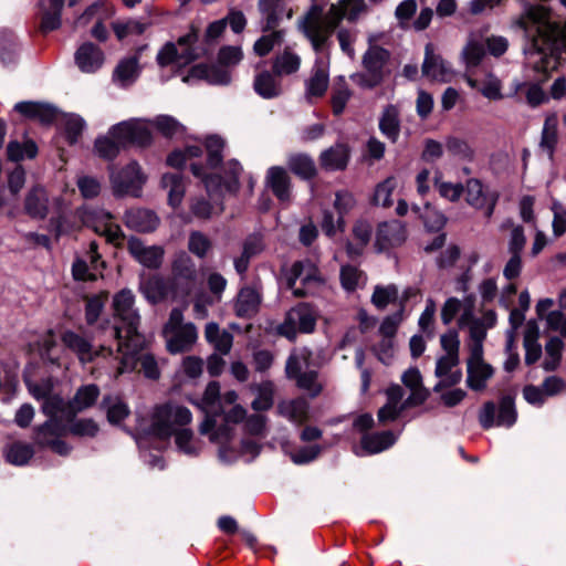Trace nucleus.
Returning <instances> with one entry per match:
<instances>
[{"mask_svg": "<svg viewBox=\"0 0 566 566\" xmlns=\"http://www.w3.org/2000/svg\"><path fill=\"white\" fill-rule=\"evenodd\" d=\"M518 1L522 12L514 25L524 31L528 41L524 49L525 66L546 75L557 69L566 53V22L553 20L544 4Z\"/></svg>", "mask_w": 566, "mask_h": 566, "instance_id": "nucleus-1", "label": "nucleus"}, {"mask_svg": "<svg viewBox=\"0 0 566 566\" xmlns=\"http://www.w3.org/2000/svg\"><path fill=\"white\" fill-rule=\"evenodd\" d=\"M367 13L366 0H338L326 12L323 6L313 3L303 17L301 28L314 51L322 52L344 19L353 23Z\"/></svg>", "mask_w": 566, "mask_h": 566, "instance_id": "nucleus-2", "label": "nucleus"}, {"mask_svg": "<svg viewBox=\"0 0 566 566\" xmlns=\"http://www.w3.org/2000/svg\"><path fill=\"white\" fill-rule=\"evenodd\" d=\"M135 296L128 289L116 293L113 297V310L116 323L102 326L105 335L116 340L117 352H130L134 358L136 352L145 344L144 336L138 332L140 316L134 307Z\"/></svg>", "mask_w": 566, "mask_h": 566, "instance_id": "nucleus-3", "label": "nucleus"}, {"mask_svg": "<svg viewBox=\"0 0 566 566\" xmlns=\"http://www.w3.org/2000/svg\"><path fill=\"white\" fill-rule=\"evenodd\" d=\"M62 343L72 350L81 363H91L96 358L105 360L107 373L114 378L125 373H130L135 368L136 358L130 352H117L109 346L101 345L94 349L90 340L72 331H66L62 335Z\"/></svg>", "mask_w": 566, "mask_h": 566, "instance_id": "nucleus-4", "label": "nucleus"}, {"mask_svg": "<svg viewBox=\"0 0 566 566\" xmlns=\"http://www.w3.org/2000/svg\"><path fill=\"white\" fill-rule=\"evenodd\" d=\"M151 143V130L147 122L130 119L114 125L106 136L95 140L99 157L112 160L128 145L145 147Z\"/></svg>", "mask_w": 566, "mask_h": 566, "instance_id": "nucleus-5", "label": "nucleus"}, {"mask_svg": "<svg viewBox=\"0 0 566 566\" xmlns=\"http://www.w3.org/2000/svg\"><path fill=\"white\" fill-rule=\"evenodd\" d=\"M191 420V411L185 406L171 401L157 405L150 417V432L159 439H168Z\"/></svg>", "mask_w": 566, "mask_h": 566, "instance_id": "nucleus-6", "label": "nucleus"}, {"mask_svg": "<svg viewBox=\"0 0 566 566\" xmlns=\"http://www.w3.org/2000/svg\"><path fill=\"white\" fill-rule=\"evenodd\" d=\"M313 353L307 347L295 348L290 354L285 374L289 379H293L296 386L306 391L311 398L317 397L323 391V385L318 380L316 370H303L311 366Z\"/></svg>", "mask_w": 566, "mask_h": 566, "instance_id": "nucleus-7", "label": "nucleus"}, {"mask_svg": "<svg viewBox=\"0 0 566 566\" xmlns=\"http://www.w3.org/2000/svg\"><path fill=\"white\" fill-rule=\"evenodd\" d=\"M199 39V31L191 25L189 31L178 38L177 42H167L158 51L156 62L160 67L172 64L186 65L199 57L196 43Z\"/></svg>", "mask_w": 566, "mask_h": 566, "instance_id": "nucleus-8", "label": "nucleus"}, {"mask_svg": "<svg viewBox=\"0 0 566 566\" xmlns=\"http://www.w3.org/2000/svg\"><path fill=\"white\" fill-rule=\"evenodd\" d=\"M287 287L296 297H305L316 294L325 284V281L311 260H301L292 264L286 273Z\"/></svg>", "mask_w": 566, "mask_h": 566, "instance_id": "nucleus-9", "label": "nucleus"}, {"mask_svg": "<svg viewBox=\"0 0 566 566\" xmlns=\"http://www.w3.org/2000/svg\"><path fill=\"white\" fill-rule=\"evenodd\" d=\"M163 334L167 349L171 354L189 350L198 338L196 326L192 323L184 322V313L180 308L171 310Z\"/></svg>", "mask_w": 566, "mask_h": 566, "instance_id": "nucleus-10", "label": "nucleus"}, {"mask_svg": "<svg viewBox=\"0 0 566 566\" xmlns=\"http://www.w3.org/2000/svg\"><path fill=\"white\" fill-rule=\"evenodd\" d=\"M82 223L91 228L95 233L106 238V241L120 245L124 233L118 224L113 221V216L102 208L83 207L77 211Z\"/></svg>", "mask_w": 566, "mask_h": 566, "instance_id": "nucleus-11", "label": "nucleus"}, {"mask_svg": "<svg viewBox=\"0 0 566 566\" xmlns=\"http://www.w3.org/2000/svg\"><path fill=\"white\" fill-rule=\"evenodd\" d=\"M205 145L208 153L207 167L199 164H191L190 167L192 174L202 180L208 193L212 197L213 187L221 186V177L208 174L206 170L207 168L214 169L221 164L224 142L220 137L210 136L206 139Z\"/></svg>", "mask_w": 566, "mask_h": 566, "instance_id": "nucleus-12", "label": "nucleus"}, {"mask_svg": "<svg viewBox=\"0 0 566 566\" xmlns=\"http://www.w3.org/2000/svg\"><path fill=\"white\" fill-rule=\"evenodd\" d=\"M67 434V424L61 419H48L34 428V442L48 447L60 455L69 454L71 448L62 440Z\"/></svg>", "mask_w": 566, "mask_h": 566, "instance_id": "nucleus-13", "label": "nucleus"}, {"mask_svg": "<svg viewBox=\"0 0 566 566\" xmlns=\"http://www.w3.org/2000/svg\"><path fill=\"white\" fill-rule=\"evenodd\" d=\"M145 181L146 177L136 161L129 163L118 171L111 172V184L116 196L138 197Z\"/></svg>", "mask_w": 566, "mask_h": 566, "instance_id": "nucleus-14", "label": "nucleus"}, {"mask_svg": "<svg viewBox=\"0 0 566 566\" xmlns=\"http://www.w3.org/2000/svg\"><path fill=\"white\" fill-rule=\"evenodd\" d=\"M464 191L465 201L469 206L476 210H482L486 219L493 216L499 201V193L496 191L486 190L483 184L476 178L467 180Z\"/></svg>", "mask_w": 566, "mask_h": 566, "instance_id": "nucleus-15", "label": "nucleus"}, {"mask_svg": "<svg viewBox=\"0 0 566 566\" xmlns=\"http://www.w3.org/2000/svg\"><path fill=\"white\" fill-rule=\"evenodd\" d=\"M256 6L262 32L275 29L284 18L290 20L293 17V10L286 6L285 0H258Z\"/></svg>", "mask_w": 566, "mask_h": 566, "instance_id": "nucleus-16", "label": "nucleus"}, {"mask_svg": "<svg viewBox=\"0 0 566 566\" xmlns=\"http://www.w3.org/2000/svg\"><path fill=\"white\" fill-rule=\"evenodd\" d=\"M199 406L207 415L205 421L200 426V432L206 434L216 427V416H220L223 412L221 407L220 385L218 381H210L207 385Z\"/></svg>", "mask_w": 566, "mask_h": 566, "instance_id": "nucleus-17", "label": "nucleus"}, {"mask_svg": "<svg viewBox=\"0 0 566 566\" xmlns=\"http://www.w3.org/2000/svg\"><path fill=\"white\" fill-rule=\"evenodd\" d=\"M407 239L406 226L399 220L385 221L378 226L375 248L378 252L400 247Z\"/></svg>", "mask_w": 566, "mask_h": 566, "instance_id": "nucleus-18", "label": "nucleus"}, {"mask_svg": "<svg viewBox=\"0 0 566 566\" xmlns=\"http://www.w3.org/2000/svg\"><path fill=\"white\" fill-rule=\"evenodd\" d=\"M329 63L323 59H316L311 74L305 80V98L308 102L321 98L325 95L329 84Z\"/></svg>", "mask_w": 566, "mask_h": 566, "instance_id": "nucleus-19", "label": "nucleus"}, {"mask_svg": "<svg viewBox=\"0 0 566 566\" xmlns=\"http://www.w3.org/2000/svg\"><path fill=\"white\" fill-rule=\"evenodd\" d=\"M114 14V10L111 6L105 2H96L92 4L86 11L80 17L78 23L86 24L94 20L95 24L92 28L91 34L98 41L105 42L108 38V31L104 25V21L109 19Z\"/></svg>", "mask_w": 566, "mask_h": 566, "instance_id": "nucleus-20", "label": "nucleus"}, {"mask_svg": "<svg viewBox=\"0 0 566 566\" xmlns=\"http://www.w3.org/2000/svg\"><path fill=\"white\" fill-rule=\"evenodd\" d=\"M127 249L135 260L149 269H158L164 259V249L158 245L147 247L144 242L135 237L127 241Z\"/></svg>", "mask_w": 566, "mask_h": 566, "instance_id": "nucleus-21", "label": "nucleus"}, {"mask_svg": "<svg viewBox=\"0 0 566 566\" xmlns=\"http://www.w3.org/2000/svg\"><path fill=\"white\" fill-rule=\"evenodd\" d=\"M459 366V357L441 356L437 360L434 374L439 378L433 390L441 391L443 388H449L459 384L462 379V371Z\"/></svg>", "mask_w": 566, "mask_h": 566, "instance_id": "nucleus-22", "label": "nucleus"}, {"mask_svg": "<svg viewBox=\"0 0 566 566\" xmlns=\"http://www.w3.org/2000/svg\"><path fill=\"white\" fill-rule=\"evenodd\" d=\"M74 60L83 73L91 74L97 72L103 66L105 54L98 45L92 42H84L76 50Z\"/></svg>", "mask_w": 566, "mask_h": 566, "instance_id": "nucleus-23", "label": "nucleus"}, {"mask_svg": "<svg viewBox=\"0 0 566 566\" xmlns=\"http://www.w3.org/2000/svg\"><path fill=\"white\" fill-rule=\"evenodd\" d=\"M422 73L423 75L440 82H449L453 76L450 64L440 55L434 54V49L431 43L426 45Z\"/></svg>", "mask_w": 566, "mask_h": 566, "instance_id": "nucleus-24", "label": "nucleus"}, {"mask_svg": "<svg viewBox=\"0 0 566 566\" xmlns=\"http://www.w3.org/2000/svg\"><path fill=\"white\" fill-rule=\"evenodd\" d=\"M485 56L484 39L479 32H470L465 45L461 51V60L465 65L467 71L480 65Z\"/></svg>", "mask_w": 566, "mask_h": 566, "instance_id": "nucleus-25", "label": "nucleus"}, {"mask_svg": "<svg viewBox=\"0 0 566 566\" xmlns=\"http://www.w3.org/2000/svg\"><path fill=\"white\" fill-rule=\"evenodd\" d=\"M253 88L263 98H275L283 92L281 76L273 71L263 70L255 74Z\"/></svg>", "mask_w": 566, "mask_h": 566, "instance_id": "nucleus-26", "label": "nucleus"}, {"mask_svg": "<svg viewBox=\"0 0 566 566\" xmlns=\"http://www.w3.org/2000/svg\"><path fill=\"white\" fill-rule=\"evenodd\" d=\"M24 211L32 218L43 220L49 213V197L44 188L35 186L31 188L24 198Z\"/></svg>", "mask_w": 566, "mask_h": 566, "instance_id": "nucleus-27", "label": "nucleus"}, {"mask_svg": "<svg viewBox=\"0 0 566 566\" xmlns=\"http://www.w3.org/2000/svg\"><path fill=\"white\" fill-rule=\"evenodd\" d=\"M261 304V293L255 287L244 286L237 296L234 303V312L241 318H250L254 316Z\"/></svg>", "mask_w": 566, "mask_h": 566, "instance_id": "nucleus-28", "label": "nucleus"}, {"mask_svg": "<svg viewBox=\"0 0 566 566\" xmlns=\"http://www.w3.org/2000/svg\"><path fill=\"white\" fill-rule=\"evenodd\" d=\"M266 185L282 202L291 199V179L283 167L273 166L266 172Z\"/></svg>", "mask_w": 566, "mask_h": 566, "instance_id": "nucleus-29", "label": "nucleus"}, {"mask_svg": "<svg viewBox=\"0 0 566 566\" xmlns=\"http://www.w3.org/2000/svg\"><path fill=\"white\" fill-rule=\"evenodd\" d=\"M301 64V56L292 48L286 46L272 59V71L281 77L290 76L300 71Z\"/></svg>", "mask_w": 566, "mask_h": 566, "instance_id": "nucleus-30", "label": "nucleus"}, {"mask_svg": "<svg viewBox=\"0 0 566 566\" xmlns=\"http://www.w3.org/2000/svg\"><path fill=\"white\" fill-rule=\"evenodd\" d=\"M277 413L295 424H303L310 417V403L304 398L283 400L277 405Z\"/></svg>", "mask_w": 566, "mask_h": 566, "instance_id": "nucleus-31", "label": "nucleus"}, {"mask_svg": "<svg viewBox=\"0 0 566 566\" xmlns=\"http://www.w3.org/2000/svg\"><path fill=\"white\" fill-rule=\"evenodd\" d=\"M125 224L138 232H150L154 231L159 220L157 216L147 209H130L125 213Z\"/></svg>", "mask_w": 566, "mask_h": 566, "instance_id": "nucleus-32", "label": "nucleus"}, {"mask_svg": "<svg viewBox=\"0 0 566 566\" xmlns=\"http://www.w3.org/2000/svg\"><path fill=\"white\" fill-rule=\"evenodd\" d=\"M99 397V388L94 385L81 386L72 400L69 401V417L74 418L76 413L82 412L96 402Z\"/></svg>", "mask_w": 566, "mask_h": 566, "instance_id": "nucleus-33", "label": "nucleus"}, {"mask_svg": "<svg viewBox=\"0 0 566 566\" xmlns=\"http://www.w3.org/2000/svg\"><path fill=\"white\" fill-rule=\"evenodd\" d=\"M401 380L411 391L406 399L407 406H419L427 400L429 394L422 385V377L417 368H410L405 371Z\"/></svg>", "mask_w": 566, "mask_h": 566, "instance_id": "nucleus-34", "label": "nucleus"}, {"mask_svg": "<svg viewBox=\"0 0 566 566\" xmlns=\"http://www.w3.org/2000/svg\"><path fill=\"white\" fill-rule=\"evenodd\" d=\"M14 109L30 119H36L49 124L54 120L56 112L53 107L35 102H20L15 104Z\"/></svg>", "mask_w": 566, "mask_h": 566, "instance_id": "nucleus-35", "label": "nucleus"}, {"mask_svg": "<svg viewBox=\"0 0 566 566\" xmlns=\"http://www.w3.org/2000/svg\"><path fill=\"white\" fill-rule=\"evenodd\" d=\"M396 442L392 431H382L365 433L361 436L360 446L369 454L379 453L387 450Z\"/></svg>", "mask_w": 566, "mask_h": 566, "instance_id": "nucleus-36", "label": "nucleus"}, {"mask_svg": "<svg viewBox=\"0 0 566 566\" xmlns=\"http://www.w3.org/2000/svg\"><path fill=\"white\" fill-rule=\"evenodd\" d=\"M140 72L137 55L119 61L113 73V80L120 86H127L136 81Z\"/></svg>", "mask_w": 566, "mask_h": 566, "instance_id": "nucleus-37", "label": "nucleus"}, {"mask_svg": "<svg viewBox=\"0 0 566 566\" xmlns=\"http://www.w3.org/2000/svg\"><path fill=\"white\" fill-rule=\"evenodd\" d=\"M64 0H42L41 7L43 9L41 20V31L46 33L57 29L61 25V11Z\"/></svg>", "mask_w": 566, "mask_h": 566, "instance_id": "nucleus-38", "label": "nucleus"}, {"mask_svg": "<svg viewBox=\"0 0 566 566\" xmlns=\"http://www.w3.org/2000/svg\"><path fill=\"white\" fill-rule=\"evenodd\" d=\"M205 337L207 342L222 355L230 353L232 347L233 337L227 331H221L217 323H209L205 329Z\"/></svg>", "mask_w": 566, "mask_h": 566, "instance_id": "nucleus-39", "label": "nucleus"}, {"mask_svg": "<svg viewBox=\"0 0 566 566\" xmlns=\"http://www.w3.org/2000/svg\"><path fill=\"white\" fill-rule=\"evenodd\" d=\"M348 149L342 144H336L321 154V165L327 170H340L347 166Z\"/></svg>", "mask_w": 566, "mask_h": 566, "instance_id": "nucleus-40", "label": "nucleus"}, {"mask_svg": "<svg viewBox=\"0 0 566 566\" xmlns=\"http://www.w3.org/2000/svg\"><path fill=\"white\" fill-rule=\"evenodd\" d=\"M373 232V227L367 221H357L353 228L354 239L357 241L356 244L348 242L346 244V251L349 258L359 256L363 253L364 248L368 244Z\"/></svg>", "mask_w": 566, "mask_h": 566, "instance_id": "nucleus-41", "label": "nucleus"}, {"mask_svg": "<svg viewBox=\"0 0 566 566\" xmlns=\"http://www.w3.org/2000/svg\"><path fill=\"white\" fill-rule=\"evenodd\" d=\"M250 389L256 394L251 407L255 411H266L272 408L274 401V385L270 380L250 385Z\"/></svg>", "mask_w": 566, "mask_h": 566, "instance_id": "nucleus-42", "label": "nucleus"}, {"mask_svg": "<svg viewBox=\"0 0 566 566\" xmlns=\"http://www.w3.org/2000/svg\"><path fill=\"white\" fill-rule=\"evenodd\" d=\"M467 82L472 88H478L489 99L497 101L503 97L501 81L493 74H488L482 82L468 76Z\"/></svg>", "mask_w": 566, "mask_h": 566, "instance_id": "nucleus-43", "label": "nucleus"}, {"mask_svg": "<svg viewBox=\"0 0 566 566\" xmlns=\"http://www.w3.org/2000/svg\"><path fill=\"white\" fill-rule=\"evenodd\" d=\"M557 127H558V116L556 113H552L546 116L543 132H542V139H541V147L543 150L546 151L549 159L553 158L554 150L558 140L557 135Z\"/></svg>", "mask_w": 566, "mask_h": 566, "instance_id": "nucleus-44", "label": "nucleus"}, {"mask_svg": "<svg viewBox=\"0 0 566 566\" xmlns=\"http://www.w3.org/2000/svg\"><path fill=\"white\" fill-rule=\"evenodd\" d=\"M379 128L391 142H396L400 133L399 111L395 105H388L380 117Z\"/></svg>", "mask_w": 566, "mask_h": 566, "instance_id": "nucleus-45", "label": "nucleus"}, {"mask_svg": "<svg viewBox=\"0 0 566 566\" xmlns=\"http://www.w3.org/2000/svg\"><path fill=\"white\" fill-rule=\"evenodd\" d=\"M161 186L168 190V202L171 207H178L185 196V182L178 172L165 174L161 178Z\"/></svg>", "mask_w": 566, "mask_h": 566, "instance_id": "nucleus-46", "label": "nucleus"}, {"mask_svg": "<svg viewBox=\"0 0 566 566\" xmlns=\"http://www.w3.org/2000/svg\"><path fill=\"white\" fill-rule=\"evenodd\" d=\"M389 57L387 50L371 45L363 57V64L367 72H373L375 75L384 76L382 69Z\"/></svg>", "mask_w": 566, "mask_h": 566, "instance_id": "nucleus-47", "label": "nucleus"}, {"mask_svg": "<svg viewBox=\"0 0 566 566\" xmlns=\"http://www.w3.org/2000/svg\"><path fill=\"white\" fill-rule=\"evenodd\" d=\"M151 25L150 21L139 19H128L117 21L112 24L113 31L118 40H124L132 35H142Z\"/></svg>", "mask_w": 566, "mask_h": 566, "instance_id": "nucleus-48", "label": "nucleus"}, {"mask_svg": "<svg viewBox=\"0 0 566 566\" xmlns=\"http://www.w3.org/2000/svg\"><path fill=\"white\" fill-rule=\"evenodd\" d=\"M259 38L253 44V51L259 56L268 55L276 45H280L285 36V30L272 29Z\"/></svg>", "mask_w": 566, "mask_h": 566, "instance_id": "nucleus-49", "label": "nucleus"}, {"mask_svg": "<svg viewBox=\"0 0 566 566\" xmlns=\"http://www.w3.org/2000/svg\"><path fill=\"white\" fill-rule=\"evenodd\" d=\"M492 375V367L485 363L469 364L467 384L473 390H481Z\"/></svg>", "mask_w": 566, "mask_h": 566, "instance_id": "nucleus-50", "label": "nucleus"}, {"mask_svg": "<svg viewBox=\"0 0 566 566\" xmlns=\"http://www.w3.org/2000/svg\"><path fill=\"white\" fill-rule=\"evenodd\" d=\"M289 312L292 317L291 319H294L300 333H312L315 329L316 318L307 304H298Z\"/></svg>", "mask_w": 566, "mask_h": 566, "instance_id": "nucleus-51", "label": "nucleus"}, {"mask_svg": "<svg viewBox=\"0 0 566 566\" xmlns=\"http://www.w3.org/2000/svg\"><path fill=\"white\" fill-rule=\"evenodd\" d=\"M140 290L153 303H157L168 295V284L158 275H154L145 280L140 285Z\"/></svg>", "mask_w": 566, "mask_h": 566, "instance_id": "nucleus-52", "label": "nucleus"}, {"mask_svg": "<svg viewBox=\"0 0 566 566\" xmlns=\"http://www.w3.org/2000/svg\"><path fill=\"white\" fill-rule=\"evenodd\" d=\"M42 412L49 417V419H65L71 421L73 418L69 417V401L65 402L63 398L57 395H50L42 403Z\"/></svg>", "mask_w": 566, "mask_h": 566, "instance_id": "nucleus-53", "label": "nucleus"}, {"mask_svg": "<svg viewBox=\"0 0 566 566\" xmlns=\"http://www.w3.org/2000/svg\"><path fill=\"white\" fill-rule=\"evenodd\" d=\"M34 455L33 447L30 443L17 441L6 450V459L14 465L27 464Z\"/></svg>", "mask_w": 566, "mask_h": 566, "instance_id": "nucleus-54", "label": "nucleus"}, {"mask_svg": "<svg viewBox=\"0 0 566 566\" xmlns=\"http://www.w3.org/2000/svg\"><path fill=\"white\" fill-rule=\"evenodd\" d=\"M287 166L292 172L304 179H310L316 174L313 159L304 154L291 155L287 160Z\"/></svg>", "mask_w": 566, "mask_h": 566, "instance_id": "nucleus-55", "label": "nucleus"}, {"mask_svg": "<svg viewBox=\"0 0 566 566\" xmlns=\"http://www.w3.org/2000/svg\"><path fill=\"white\" fill-rule=\"evenodd\" d=\"M432 180L439 195L451 202H457L464 192V187L462 184L443 181L442 172L438 169L434 171V177Z\"/></svg>", "mask_w": 566, "mask_h": 566, "instance_id": "nucleus-56", "label": "nucleus"}, {"mask_svg": "<svg viewBox=\"0 0 566 566\" xmlns=\"http://www.w3.org/2000/svg\"><path fill=\"white\" fill-rule=\"evenodd\" d=\"M172 272L176 283H178L179 280H185L192 284L196 280L195 265L186 253H181L175 259L172 263Z\"/></svg>", "mask_w": 566, "mask_h": 566, "instance_id": "nucleus-57", "label": "nucleus"}, {"mask_svg": "<svg viewBox=\"0 0 566 566\" xmlns=\"http://www.w3.org/2000/svg\"><path fill=\"white\" fill-rule=\"evenodd\" d=\"M507 228L511 229V235H510L509 244H507L509 253L510 254H522L525 243H526V238L524 234L523 227L520 224H515L513 222V220L507 219L502 223L501 229L504 230Z\"/></svg>", "mask_w": 566, "mask_h": 566, "instance_id": "nucleus-58", "label": "nucleus"}, {"mask_svg": "<svg viewBox=\"0 0 566 566\" xmlns=\"http://www.w3.org/2000/svg\"><path fill=\"white\" fill-rule=\"evenodd\" d=\"M8 158L12 161H20L24 158L32 159L38 154V147L33 140L23 143L10 142L7 148Z\"/></svg>", "mask_w": 566, "mask_h": 566, "instance_id": "nucleus-59", "label": "nucleus"}, {"mask_svg": "<svg viewBox=\"0 0 566 566\" xmlns=\"http://www.w3.org/2000/svg\"><path fill=\"white\" fill-rule=\"evenodd\" d=\"M172 436L180 451L189 455H197L199 453L201 446L200 442L193 438L192 430L182 427Z\"/></svg>", "mask_w": 566, "mask_h": 566, "instance_id": "nucleus-60", "label": "nucleus"}, {"mask_svg": "<svg viewBox=\"0 0 566 566\" xmlns=\"http://www.w3.org/2000/svg\"><path fill=\"white\" fill-rule=\"evenodd\" d=\"M103 405L106 408L107 420L111 423H118L129 415L127 405L118 397H104Z\"/></svg>", "mask_w": 566, "mask_h": 566, "instance_id": "nucleus-61", "label": "nucleus"}, {"mask_svg": "<svg viewBox=\"0 0 566 566\" xmlns=\"http://www.w3.org/2000/svg\"><path fill=\"white\" fill-rule=\"evenodd\" d=\"M350 96L352 92L348 88L345 78L339 76L332 93V108L334 115H340L344 112Z\"/></svg>", "mask_w": 566, "mask_h": 566, "instance_id": "nucleus-62", "label": "nucleus"}, {"mask_svg": "<svg viewBox=\"0 0 566 566\" xmlns=\"http://www.w3.org/2000/svg\"><path fill=\"white\" fill-rule=\"evenodd\" d=\"M398 296L399 291L395 284L377 285L371 295V302L377 308L384 310L388 304L396 302Z\"/></svg>", "mask_w": 566, "mask_h": 566, "instance_id": "nucleus-63", "label": "nucleus"}, {"mask_svg": "<svg viewBox=\"0 0 566 566\" xmlns=\"http://www.w3.org/2000/svg\"><path fill=\"white\" fill-rule=\"evenodd\" d=\"M365 274L354 265H343L340 269V283L346 291H355L364 285Z\"/></svg>", "mask_w": 566, "mask_h": 566, "instance_id": "nucleus-64", "label": "nucleus"}]
</instances>
